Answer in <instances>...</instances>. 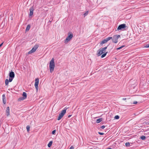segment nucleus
Returning <instances> with one entry per match:
<instances>
[{
	"label": "nucleus",
	"instance_id": "33",
	"mask_svg": "<svg viewBox=\"0 0 149 149\" xmlns=\"http://www.w3.org/2000/svg\"><path fill=\"white\" fill-rule=\"evenodd\" d=\"M100 127L102 129H104V128H105V126H104V125H102V126H101Z\"/></svg>",
	"mask_w": 149,
	"mask_h": 149
},
{
	"label": "nucleus",
	"instance_id": "32",
	"mask_svg": "<svg viewBox=\"0 0 149 149\" xmlns=\"http://www.w3.org/2000/svg\"><path fill=\"white\" fill-rule=\"evenodd\" d=\"M145 47H149V43L146 44Z\"/></svg>",
	"mask_w": 149,
	"mask_h": 149
},
{
	"label": "nucleus",
	"instance_id": "6",
	"mask_svg": "<svg viewBox=\"0 0 149 149\" xmlns=\"http://www.w3.org/2000/svg\"><path fill=\"white\" fill-rule=\"evenodd\" d=\"M126 27L125 24H123L119 25L117 29V30H121L124 29Z\"/></svg>",
	"mask_w": 149,
	"mask_h": 149
},
{
	"label": "nucleus",
	"instance_id": "4",
	"mask_svg": "<svg viewBox=\"0 0 149 149\" xmlns=\"http://www.w3.org/2000/svg\"><path fill=\"white\" fill-rule=\"evenodd\" d=\"M38 44L35 45L32 49L28 52V54H29L35 52L38 48Z\"/></svg>",
	"mask_w": 149,
	"mask_h": 149
},
{
	"label": "nucleus",
	"instance_id": "30",
	"mask_svg": "<svg viewBox=\"0 0 149 149\" xmlns=\"http://www.w3.org/2000/svg\"><path fill=\"white\" fill-rule=\"evenodd\" d=\"M125 47V46H122L120 47H119L117 49V50H119L121 49H122L123 47Z\"/></svg>",
	"mask_w": 149,
	"mask_h": 149
},
{
	"label": "nucleus",
	"instance_id": "11",
	"mask_svg": "<svg viewBox=\"0 0 149 149\" xmlns=\"http://www.w3.org/2000/svg\"><path fill=\"white\" fill-rule=\"evenodd\" d=\"M2 100H3V102L4 104H5L6 103V98H5V94H3L2 95Z\"/></svg>",
	"mask_w": 149,
	"mask_h": 149
},
{
	"label": "nucleus",
	"instance_id": "22",
	"mask_svg": "<svg viewBox=\"0 0 149 149\" xmlns=\"http://www.w3.org/2000/svg\"><path fill=\"white\" fill-rule=\"evenodd\" d=\"M140 138L142 140H145L146 139V137L144 136H141Z\"/></svg>",
	"mask_w": 149,
	"mask_h": 149
},
{
	"label": "nucleus",
	"instance_id": "16",
	"mask_svg": "<svg viewBox=\"0 0 149 149\" xmlns=\"http://www.w3.org/2000/svg\"><path fill=\"white\" fill-rule=\"evenodd\" d=\"M107 42L106 41V40L105 39L103 40L100 43V44L102 45L103 44L106 43Z\"/></svg>",
	"mask_w": 149,
	"mask_h": 149
},
{
	"label": "nucleus",
	"instance_id": "8",
	"mask_svg": "<svg viewBox=\"0 0 149 149\" xmlns=\"http://www.w3.org/2000/svg\"><path fill=\"white\" fill-rule=\"evenodd\" d=\"M15 74L14 72L11 71L10 72L9 74V77L11 78H14L15 77Z\"/></svg>",
	"mask_w": 149,
	"mask_h": 149
},
{
	"label": "nucleus",
	"instance_id": "21",
	"mask_svg": "<svg viewBox=\"0 0 149 149\" xmlns=\"http://www.w3.org/2000/svg\"><path fill=\"white\" fill-rule=\"evenodd\" d=\"M107 53V52H106V53H105L103 54H102L101 56V57L102 58H103L106 55Z\"/></svg>",
	"mask_w": 149,
	"mask_h": 149
},
{
	"label": "nucleus",
	"instance_id": "35",
	"mask_svg": "<svg viewBox=\"0 0 149 149\" xmlns=\"http://www.w3.org/2000/svg\"><path fill=\"white\" fill-rule=\"evenodd\" d=\"M137 103H138V102L137 101H134L133 102V104H136Z\"/></svg>",
	"mask_w": 149,
	"mask_h": 149
},
{
	"label": "nucleus",
	"instance_id": "28",
	"mask_svg": "<svg viewBox=\"0 0 149 149\" xmlns=\"http://www.w3.org/2000/svg\"><path fill=\"white\" fill-rule=\"evenodd\" d=\"M13 78H10L9 77V80H8L10 82H11L13 81Z\"/></svg>",
	"mask_w": 149,
	"mask_h": 149
},
{
	"label": "nucleus",
	"instance_id": "2",
	"mask_svg": "<svg viewBox=\"0 0 149 149\" xmlns=\"http://www.w3.org/2000/svg\"><path fill=\"white\" fill-rule=\"evenodd\" d=\"M108 45L107 47H104L102 48H100L97 52V55L99 56L103 54H104L106 52V49L107 48V47L108 46Z\"/></svg>",
	"mask_w": 149,
	"mask_h": 149
},
{
	"label": "nucleus",
	"instance_id": "7",
	"mask_svg": "<svg viewBox=\"0 0 149 149\" xmlns=\"http://www.w3.org/2000/svg\"><path fill=\"white\" fill-rule=\"evenodd\" d=\"M39 80L38 78H37L35 79V86L37 91H38V85L39 84Z\"/></svg>",
	"mask_w": 149,
	"mask_h": 149
},
{
	"label": "nucleus",
	"instance_id": "17",
	"mask_svg": "<svg viewBox=\"0 0 149 149\" xmlns=\"http://www.w3.org/2000/svg\"><path fill=\"white\" fill-rule=\"evenodd\" d=\"M31 26L29 24L28 25L26 28V31H28L29 30Z\"/></svg>",
	"mask_w": 149,
	"mask_h": 149
},
{
	"label": "nucleus",
	"instance_id": "23",
	"mask_svg": "<svg viewBox=\"0 0 149 149\" xmlns=\"http://www.w3.org/2000/svg\"><path fill=\"white\" fill-rule=\"evenodd\" d=\"M112 37H109L107 38H106L105 39L106 40V41L107 42L109 40L112 39Z\"/></svg>",
	"mask_w": 149,
	"mask_h": 149
},
{
	"label": "nucleus",
	"instance_id": "25",
	"mask_svg": "<svg viewBox=\"0 0 149 149\" xmlns=\"http://www.w3.org/2000/svg\"><path fill=\"white\" fill-rule=\"evenodd\" d=\"M88 11H87L85 12V13L84 14V17L88 15Z\"/></svg>",
	"mask_w": 149,
	"mask_h": 149
},
{
	"label": "nucleus",
	"instance_id": "14",
	"mask_svg": "<svg viewBox=\"0 0 149 149\" xmlns=\"http://www.w3.org/2000/svg\"><path fill=\"white\" fill-rule=\"evenodd\" d=\"M103 119L102 118H100L98 119L97 120L96 122L98 123H100L102 120Z\"/></svg>",
	"mask_w": 149,
	"mask_h": 149
},
{
	"label": "nucleus",
	"instance_id": "29",
	"mask_svg": "<svg viewBox=\"0 0 149 149\" xmlns=\"http://www.w3.org/2000/svg\"><path fill=\"white\" fill-rule=\"evenodd\" d=\"M56 132V130H53L52 132V134H54Z\"/></svg>",
	"mask_w": 149,
	"mask_h": 149
},
{
	"label": "nucleus",
	"instance_id": "36",
	"mask_svg": "<svg viewBox=\"0 0 149 149\" xmlns=\"http://www.w3.org/2000/svg\"><path fill=\"white\" fill-rule=\"evenodd\" d=\"M72 116V115H70L68 116V118H70Z\"/></svg>",
	"mask_w": 149,
	"mask_h": 149
},
{
	"label": "nucleus",
	"instance_id": "15",
	"mask_svg": "<svg viewBox=\"0 0 149 149\" xmlns=\"http://www.w3.org/2000/svg\"><path fill=\"white\" fill-rule=\"evenodd\" d=\"M53 143L52 141H50L49 143H48L47 146L48 147L50 148L52 146Z\"/></svg>",
	"mask_w": 149,
	"mask_h": 149
},
{
	"label": "nucleus",
	"instance_id": "37",
	"mask_svg": "<svg viewBox=\"0 0 149 149\" xmlns=\"http://www.w3.org/2000/svg\"><path fill=\"white\" fill-rule=\"evenodd\" d=\"M52 19L51 20V19H50L49 20V22H52Z\"/></svg>",
	"mask_w": 149,
	"mask_h": 149
},
{
	"label": "nucleus",
	"instance_id": "38",
	"mask_svg": "<svg viewBox=\"0 0 149 149\" xmlns=\"http://www.w3.org/2000/svg\"><path fill=\"white\" fill-rule=\"evenodd\" d=\"M3 43H2L0 44V47H1V46H2V45H3Z\"/></svg>",
	"mask_w": 149,
	"mask_h": 149
},
{
	"label": "nucleus",
	"instance_id": "3",
	"mask_svg": "<svg viewBox=\"0 0 149 149\" xmlns=\"http://www.w3.org/2000/svg\"><path fill=\"white\" fill-rule=\"evenodd\" d=\"M68 36L65 40L64 43L67 44L72 38L73 36V34L72 32H69L68 34Z\"/></svg>",
	"mask_w": 149,
	"mask_h": 149
},
{
	"label": "nucleus",
	"instance_id": "19",
	"mask_svg": "<svg viewBox=\"0 0 149 149\" xmlns=\"http://www.w3.org/2000/svg\"><path fill=\"white\" fill-rule=\"evenodd\" d=\"M63 116H61L60 115H59V116L58 117V118H57V120H61L62 118L63 117Z\"/></svg>",
	"mask_w": 149,
	"mask_h": 149
},
{
	"label": "nucleus",
	"instance_id": "20",
	"mask_svg": "<svg viewBox=\"0 0 149 149\" xmlns=\"http://www.w3.org/2000/svg\"><path fill=\"white\" fill-rule=\"evenodd\" d=\"M25 99L23 97H19V98H18V100L19 101H21V100H25Z\"/></svg>",
	"mask_w": 149,
	"mask_h": 149
},
{
	"label": "nucleus",
	"instance_id": "12",
	"mask_svg": "<svg viewBox=\"0 0 149 149\" xmlns=\"http://www.w3.org/2000/svg\"><path fill=\"white\" fill-rule=\"evenodd\" d=\"M29 10H30L29 15H30V16H32L33 15V8H31Z\"/></svg>",
	"mask_w": 149,
	"mask_h": 149
},
{
	"label": "nucleus",
	"instance_id": "31",
	"mask_svg": "<svg viewBox=\"0 0 149 149\" xmlns=\"http://www.w3.org/2000/svg\"><path fill=\"white\" fill-rule=\"evenodd\" d=\"M98 133L99 134L101 135H103L104 134V133H102L100 132H99Z\"/></svg>",
	"mask_w": 149,
	"mask_h": 149
},
{
	"label": "nucleus",
	"instance_id": "26",
	"mask_svg": "<svg viewBox=\"0 0 149 149\" xmlns=\"http://www.w3.org/2000/svg\"><path fill=\"white\" fill-rule=\"evenodd\" d=\"M125 146L127 147H129L130 146V144L129 142L126 143L125 144Z\"/></svg>",
	"mask_w": 149,
	"mask_h": 149
},
{
	"label": "nucleus",
	"instance_id": "24",
	"mask_svg": "<svg viewBox=\"0 0 149 149\" xmlns=\"http://www.w3.org/2000/svg\"><path fill=\"white\" fill-rule=\"evenodd\" d=\"M30 128V126L29 125H27L26 126V128L27 131L28 132H29V131Z\"/></svg>",
	"mask_w": 149,
	"mask_h": 149
},
{
	"label": "nucleus",
	"instance_id": "10",
	"mask_svg": "<svg viewBox=\"0 0 149 149\" xmlns=\"http://www.w3.org/2000/svg\"><path fill=\"white\" fill-rule=\"evenodd\" d=\"M6 114L7 116H8L10 114V109L8 107H7L6 110Z\"/></svg>",
	"mask_w": 149,
	"mask_h": 149
},
{
	"label": "nucleus",
	"instance_id": "18",
	"mask_svg": "<svg viewBox=\"0 0 149 149\" xmlns=\"http://www.w3.org/2000/svg\"><path fill=\"white\" fill-rule=\"evenodd\" d=\"M9 80L8 79H6L5 80V83L6 86H7L8 85V83H9Z\"/></svg>",
	"mask_w": 149,
	"mask_h": 149
},
{
	"label": "nucleus",
	"instance_id": "5",
	"mask_svg": "<svg viewBox=\"0 0 149 149\" xmlns=\"http://www.w3.org/2000/svg\"><path fill=\"white\" fill-rule=\"evenodd\" d=\"M120 36V35H114L111 39L112 42L114 43H116L118 42V39Z\"/></svg>",
	"mask_w": 149,
	"mask_h": 149
},
{
	"label": "nucleus",
	"instance_id": "34",
	"mask_svg": "<svg viewBox=\"0 0 149 149\" xmlns=\"http://www.w3.org/2000/svg\"><path fill=\"white\" fill-rule=\"evenodd\" d=\"M69 149H74V147L73 146H71Z\"/></svg>",
	"mask_w": 149,
	"mask_h": 149
},
{
	"label": "nucleus",
	"instance_id": "13",
	"mask_svg": "<svg viewBox=\"0 0 149 149\" xmlns=\"http://www.w3.org/2000/svg\"><path fill=\"white\" fill-rule=\"evenodd\" d=\"M22 96L23 97L26 99L27 97L26 93L25 92H23L22 94Z\"/></svg>",
	"mask_w": 149,
	"mask_h": 149
},
{
	"label": "nucleus",
	"instance_id": "1",
	"mask_svg": "<svg viewBox=\"0 0 149 149\" xmlns=\"http://www.w3.org/2000/svg\"><path fill=\"white\" fill-rule=\"evenodd\" d=\"M55 67V63L54 58H53L50 62L49 69L51 73H52L54 71Z\"/></svg>",
	"mask_w": 149,
	"mask_h": 149
},
{
	"label": "nucleus",
	"instance_id": "9",
	"mask_svg": "<svg viewBox=\"0 0 149 149\" xmlns=\"http://www.w3.org/2000/svg\"><path fill=\"white\" fill-rule=\"evenodd\" d=\"M67 109V108H66V109H64L62 110L61 113L59 114V115L62 116H63L64 114L66 112V110Z\"/></svg>",
	"mask_w": 149,
	"mask_h": 149
},
{
	"label": "nucleus",
	"instance_id": "39",
	"mask_svg": "<svg viewBox=\"0 0 149 149\" xmlns=\"http://www.w3.org/2000/svg\"><path fill=\"white\" fill-rule=\"evenodd\" d=\"M123 100H125L126 99V98H123Z\"/></svg>",
	"mask_w": 149,
	"mask_h": 149
},
{
	"label": "nucleus",
	"instance_id": "27",
	"mask_svg": "<svg viewBox=\"0 0 149 149\" xmlns=\"http://www.w3.org/2000/svg\"><path fill=\"white\" fill-rule=\"evenodd\" d=\"M119 118V116L118 115H116L114 117V118L116 119H118Z\"/></svg>",
	"mask_w": 149,
	"mask_h": 149
}]
</instances>
